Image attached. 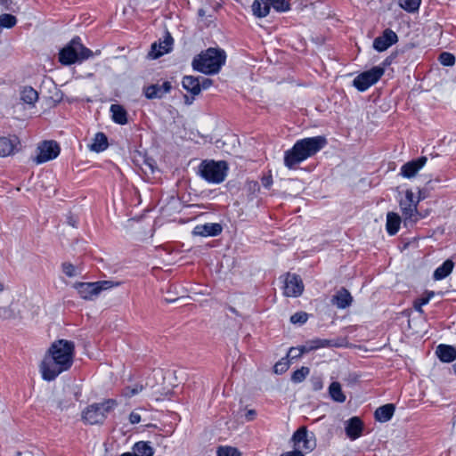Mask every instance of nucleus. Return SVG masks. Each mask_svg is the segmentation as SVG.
<instances>
[{"mask_svg": "<svg viewBox=\"0 0 456 456\" xmlns=\"http://www.w3.org/2000/svg\"><path fill=\"white\" fill-rule=\"evenodd\" d=\"M74 357L75 344L73 341L67 339L53 341L39 366L42 379L46 381L54 380L60 374L71 368Z\"/></svg>", "mask_w": 456, "mask_h": 456, "instance_id": "obj_1", "label": "nucleus"}, {"mask_svg": "<svg viewBox=\"0 0 456 456\" xmlns=\"http://www.w3.org/2000/svg\"><path fill=\"white\" fill-rule=\"evenodd\" d=\"M175 376V371H165L159 367L148 366L144 369V395L155 402L169 398L176 384L166 380Z\"/></svg>", "mask_w": 456, "mask_h": 456, "instance_id": "obj_2", "label": "nucleus"}, {"mask_svg": "<svg viewBox=\"0 0 456 456\" xmlns=\"http://www.w3.org/2000/svg\"><path fill=\"white\" fill-rule=\"evenodd\" d=\"M326 144L327 140L322 135L297 140L291 149L284 152L285 167L295 169L298 164L315 155Z\"/></svg>", "mask_w": 456, "mask_h": 456, "instance_id": "obj_3", "label": "nucleus"}, {"mask_svg": "<svg viewBox=\"0 0 456 456\" xmlns=\"http://www.w3.org/2000/svg\"><path fill=\"white\" fill-rule=\"evenodd\" d=\"M226 53L221 48L210 47L202 52L192 61V68L206 75L217 74L225 64Z\"/></svg>", "mask_w": 456, "mask_h": 456, "instance_id": "obj_4", "label": "nucleus"}, {"mask_svg": "<svg viewBox=\"0 0 456 456\" xmlns=\"http://www.w3.org/2000/svg\"><path fill=\"white\" fill-rule=\"evenodd\" d=\"M94 55V53L86 47L78 37H74L59 53V61L63 65H71L82 62Z\"/></svg>", "mask_w": 456, "mask_h": 456, "instance_id": "obj_5", "label": "nucleus"}, {"mask_svg": "<svg viewBox=\"0 0 456 456\" xmlns=\"http://www.w3.org/2000/svg\"><path fill=\"white\" fill-rule=\"evenodd\" d=\"M227 171L225 161L203 160L199 166L198 174L208 183L218 184L224 181Z\"/></svg>", "mask_w": 456, "mask_h": 456, "instance_id": "obj_6", "label": "nucleus"}, {"mask_svg": "<svg viewBox=\"0 0 456 456\" xmlns=\"http://www.w3.org/2000/svg\"><path fill=\"white\" fill-rule=\"evenodd\" d=\"M420 197H415L411 190L405 191V197L399 200V207L403 215L405 226H412L423 216L418 210Z\"/></svg>", "mask_w": 456, "mask_h": 456, "instance_id": "obj_7", "label": "nucleus"}, {"mask_svg": "<svg viewBox=\"0 0 456 456\" xmlns=\"http://www.w3.org/2000/svg\"><path fill=\"white\" fill-rule=\"evenodd\" d=\"M118 405L114 399H108L101 403L89 405L82 413L83 420L90 425L103 422L109 412L113 411Z\"/></svg>", "mask_w": 456, "mask_h": 456, "instance_id": "obj_8", "label": "nucleus"}, {"mask_svg": "<svg viewBox=\"0 0 456 456\" xmlns=\"http://www.w3.org/2000/svg\"><path fill=\"white\" fill-rule=\"evenodd\" d=\"M60 152V145L55 141H43L37 144L35 155L31 159L36 165H41L55 159Z\"/></svg>", "mask_w": 456, "mask_h": 456, "instance_id": "obj_9", "label": "nucleus"}, {"mask_svg": "<svg viewBox=\"0 0 456 456\" xmlns=\"http://www.w3.org/2000/svg\"><path fill=\"white\" fill-rule=\"evenodd\" d=\"M117 285L118 283H114L110 281H100L96 282H77L74 284V288L83 299L91 300L98 296L101 291L109 289Z\"/></svg>", "mask_w": 456, "mask_h": 456, "instance_id": "obj_10", "label": "nucleus"}, {"mask_svg": "<svg viewBox=\"0 0 456 456\" xmlns=\"http://www.w3.org/2000/svg\"><path fill=\"white\" fill-rule=\"evenodd\" d=\"M385 73V69L375 66L369 70L362 72L353 81V86L360 92H364L376 84Z\"/></svg>", "mask_w": 456, "mask_h": 456, "instance_id": "obj_11", "label": "nucleus"}, {"mask_svg": "<svg viewBox=\"0 0 456 456\" xmlns=\"http://www.w3.org/2000/svg\"><path fill=\"white\" fill-rule=\"evenodd\" d=\"M291 441L295 449L302 452H310L316 447L314 433H309L306 427H300L292 436Z\"/></svg>", "mask_w": 456, "mask_h": 456, "instance_id": "obj_12", "label": "nucleus"}, {"mask_svg": "<svg viewBox=\"0 0 456 456\" xmlns=\"http://www.w3.org/2000/svg\"><path fill=\"white\" fill-rule=\"evenodd\" d=\"M283 295L289 297H297L304 291V284L301 278L295 273H286L283 277Z\"/></svg>", "mask_w": 456, "mask_h": 456, "instance_id": "obj_13", "label": "nucleus"}, {"mask_svg": "<svg viewBox=\"0 0 456 456\" xmlns=\"http://www.w3.org/2000/svg\"><path fill=\"white\" fill-rule=\"evenodd\" d=\"M174 39L169 32H166L163 38L151 45V50L148 53L150 59L155 60L164 54L170 53L173 49Z\"/></svg>", "mask_w": 456, "mask_h": 456, "instance_id": "obj_14", "label": "nucleus"}, {"mask_svg": "<svg viewBox=\"0 0 456 456\" xmlns=\"http://www.w3.org/2000/svg\"><path fill=\"white\" fill-rule=\"evenodd\" d=\"M398 40V37L390 28H387L384 30L381 36L375 38L373 42V47L378 52H384L391 45L395 44Z\"/></svg>", "mask_w": 456, "mask_h": 456, "instance_id": "obj_15", "label": "nucleus"}, {"mask_svg": "<svg viewBox=\"0 0 456 456\" xmlns=\"http://www.w3.org/2000/svg\"><path fill=\"white\" fill-rule=\"evenodd\" d=\"M427 160V157H420L417 159H413L403 164L400 169V175L403 177L408 179L414 177L416 174L425 166Z\"/></svg>", "mask_w": 456, "mask_h": 456, "instance_id": "obj_16", "label": "nucleus"}, {"mask_svg": "<svg viewBox=\"0 0 456 456\" xmlns=\"http://www.w3.org/2000/svg\"><path fill=\"white\" fill-rule=\"evenodd\" d=\"M330 345V342L326 339H317L311 342L309 347L301 346V347H291L287 354V358L296 359L300 357L304 353L308 352L310 350L318 349L321 347H326Z\"/></svg>", "mask_w": 456, "mask_h": 456, "instance_id": "obj_17", "label": "nucleus"}, {"mask_svg": "<svg viewBox=\"0 0 456 456\" xmlns=\"http://www.w3.org/2000/svg\"><path fill=\"white\" fill-rule=\"evenodd\" d=\"M222 226L217 223H207L196 225L192 233L197 236L208 237L216 236L222 232Z\"/></svg>", "mask_w": 456, "mask_h": 456, "instance_id": "obj_18", "label": "nucleus"}, {"mask_svg": "<svg viewBox=\"0 0 456 456\" xmlns=\"http://www.w3.org/2000/svg\"><path fill=\"white\" fill-rule=\"evenodd\" d=\"M19 140L16 136H0V157H7L14 153Z\"/></svg>", "mask_w": 456, "mask_h": 456, "instance_id": "obj_19", "label": "nucleus"}, {"mask_svg": "<svg viewBox=\"0 0 456 456\" xmlns=\"http://www.w3.org/2000/svg\"><path fill=\"white\" fill-rule=\"evenodd\" d=\"M331 302L339 309H345L351 305L353 297L349 291L344 288L340 289L333 296Z\"/></svg>", "mask_w": 456, "mask_h": 456, "instance_id": "obj_20", "label": "nucleus"}, {"mask_svg": "<svg viewBox=\"0 0 456 456\" xmlns=\"http://www.w3.org/2000/svg\"><path fill=\"white\" fill-rule=\"evenodd\" d=\"M362 431V422L358 417H353L346 422V433L350 439L355 440L360 437Z\"/></svg>", "mask_w": 456, "mask_h": 456, "instance_id": "obj_21", "label": "nucleus"}, {"mask_svg": "<svg viewBox=\"0 0 456 456\" xmlns=\"http://www.w3.org/2000/svg\"><path fill=\"white\" fill-rule=\"evenodd\" d=\"M171 89L169 82H164L162 85H152L148 86L144 94L149 99L161 98Z\"/></svg>", "mask_w": 456, "mask_h": 456, "instance_id": "obj_22", "label": "nucleus"}, {"mask_svg": "<svg viewBox=\"0 0 456 456\" xmlns=\"http://www.w3.org/2000/svg\"><path fill=\"white\" fill-rule=\"evenodd\" d=\"M271 0H254L251 5L252 13L256 18H265L270 13Z\"/></svg>", "mask_w": 456, "mask_h": 456, "instance_id": "obj_23", "label": "nucleus"}, {"mask_svg": "<svg viewBox=\"0 0 456 456\" xmlns=\"http://www.w3.org/2000/svg\"><path fill=\"white\" fill-rule=\"evenodd\" d=\"M436 353L444 362H452L456 359V348L452 346L439 345Z\"/></svg>", "mask_w": 456, "mask_h": 456, "instance_id": "obj_24", "label": "nucleus"}, {"mask_svg": "<svg viewBox=\"0 0 456 456\" xmlns=\"http://www.w3.org/2000/svg\"><path fill=\"white\" fill-rule=\"evenodd\" d=\"M402 219L401 216L395 212H388L387 215L386 229L389 235L396 234L400 229Z\"/></svg>", "mask_w": 456, "mask_h": 456, "instance_id": "obj_25", "label": "nucleus"}, {"mask_svg": "<svg viewBox=\"0 0 456 456\" xmlns=\"http://www.w3.org/2000/svg\"><path fill=\"white\" fill-rule=\"evenodd\" d=\"M109 146L107 136L99 132L95 134L94 137L92 140V142L88 145L90 151L94 152H102L105 151Z\"/></svg>", "mask_w": 456, "mask_h": 456, "instance_id": "obj_26", "label": "nucleus"}, {"mask_svg": "<svg viewBox=\"0 0 456 456\" xmlns=\"http://www.w3.org/2000/svg\"><path fill=\"white\" fill-rule=\"evenodd\" d=\"M183 87L191 93L192 95L200 94V77L192 76H185L182 81Z\"/></svg>", "mask_w": 456, "mask_h": 456, "instance_id": "obj_27", "label": "nucleus"}, {"mask_svg": "<svg viewBox=\"0 0 456 456\" xmlns=\"http://www.w3.org/2000/svg\"><path fill=\"white\" fill-rule=\"evenodd\" d=\"M453 267V262L451 259H447L435 270L433 273L434 280L441 281L446 278L452 272Z\"/></svg>", "mask_w": 456, "mask_h": 456, "instance_id": "obj_28", "label": "nucleus"}, {"mask_svg": "<svg viewBox=\"0 0 456 456\" xmlns=\"http://www.w3.org/2000/svg\"><path fill=\"white\" fill-rule=\"evenodd\" d=\"M395 412V406L391 403L379 407L375 411V418L379 422H387L391 419Z\"/></svg>", "mask_w": 456, "mask_h": 456, "instance_id": "obj_29", "label": "nucleus"}, {"mask_svg": "<svg viewBox=\"0 0 456 456\" xmlns=\"http://www.w3.org/2000/svg\"><path fill=\"white\" fill-rule=\"evenodd\" d=\"M110 112L112 115V120L120 125H124L126 123V112L125 109L118 104H112L110 106Z\"/></svg>", "mask_w": 456, "mask_h": 456, "instance_id": "obj_30", "label": "nucleus"}, {"mask_svg": "<svg viewBox=\"0 0 456 456\" xmlns=\"http://www.w3.org/2000/svg\"><path fill=\"white\" fill-rule=\"evenodd\" d=\"M38 99L37 92L31 86H25L20 91V100L28 104L34 105Z\"/></svg>", "mask_w": 456, "mask_h": 456, "instance_id": "obj_31", "label": "nucleus"}, {"mask_svg": "<svg viewBox=\"0 0 456 456\" xmlns=\"http://www.w3.org/2000/svg\"><path fill=\"white\" fill-rule=\"evenodd\" d=\"M329 393L330 397L338 403H344L346 401V395H344L341 385L335 381L332 382L329 387Z\"/></svg>", "mask_w": 456, "mask_h": 456, "instance_id": "obj_32", "label": "nucleus"}, {"mask_svg": "<svg viewBox=\"0 0 456 456\" xmlns=\"http://www.w3.org/2000/svg\"><path fill=\"white\" fill-rule=\"evenodd\" d=\"M435 296L434 291H427L426 295L417 300L414 301L413 307L419 314H423L424 311L422 306L428 304L431 298Z\"/></svg>", "mask_w": 456, "mask_h": 456, "instance_id": "obj_33", "label": "nucleus"}, {"mask_svg": "<svg viewBox=\"0 0 456 456\" xmlns=\"http://www.w3.org/2000/svg\"><path fill=\"white\" fill-rule=\"evenodd\" d=\"M421 0H399V5L408 12H414L419 10Z\"/></svg>", "mask_w": 456, "mask_h": 456, "instance_id": "obj_34", "label": "nucleus"}, {"mask_svg": "<svg viewBox=\"0 0 456 456\" xmlns=\"http://www.w3.org/2000/svg\"><path fill=\"white\" fill-rule=\"evenodd\" d=\"M271 7L278 12H285L290 10L289 0H271Z\"/></svg>", "mask_w": 456, "mask_h": 456, "instance_id": "obj_35", "label": "nucleus"}, {"mask_svg": "<svg viewBox=\"0 0 456 456\" xmlns=\"http://www.w3.org/2000/svg\"><path fill=\"white\" fill-rule=\"evenodd\" d=\"M310 373L308 367H301L292 373L291 380L295 383L302 382Z\"/></svg>", "mask_w": 456, "mask_h": 456, "instance_id": "obj_36", "label": "nucleus"}, {"mask_svg": "<svg viewBox=\"0 0 456 456\" xmlns=\"http://www.w3.org/2000/svg\"><path fill=\"white\" fill-rule=\"evenodd\" d=\"M17 22L16 18L12 14L0 15V27L11 28L15 26Z\"/></svg>", "mask_w": 456, "mask_h": 456, "instance_id": "obj_37", "label": "nucleus"}, {"mask_svg": "<svg viewBox=\"0 0 456 456\" xmlns=\"http://www.w3.org/2000/svg\"><path fill=\"white\" fill-rule=\"evenodd\" d=\"M216 453L217 456H241L236 448L231 446H220Z\"/></svg>", "mask_w": 456, "mask_h": 456, "instance_id": "obj_38", "label": "nucleus"}, {"mask_svg": "<svg viewBox=\"0 0 456 456\" xmlns=\"http://www.w3.org/2000/svg\"><path fill=\"white\" fill-rule=\"evenodd\" d=\"M439 61L444 66H453L455 63V57L452 53L444 52L439 56Z\"/></svg>", "mask_w": 456, "mask_h": 456, "instance_id": "obj_39", "label": "nucleus"}, {"mask_svg": "<svg viewBox=\"0 0 456 456\" xmlns=\"http://www.w3.org/2000/svg\"><path fill=\"white\" fill-rule=\"evenodd\" d=\"M125 229L127 232H131L133 230L140 232L142 225L140 219L131 218L128 219L124 224Z\"/></svg>", "mask_w": 456, "mask_h": 456, "instance_id": "obj_40", "label": "nucleus"}, {"mask_svg": "<svg viewBox=\"0 0 456 456\" xmlns=\"http://www.w3.org/2000/svg\"><path fill=\"white\" fill-rule=\"evenodd\" d=\"M289 360L283 358L274 365L273 370L277 374H281L289 369Z\"/></svg>", "mask_w": 456, "mask_h": 456, "instance_id": "obj_41", "label": "nucleus"}, {"mask_svg": "<svg viewBox=\"0 0 456 456\" xmlns=\"http://www.w3.org/2000/svg\"><path fill=\"white\" fill-rule=\"evenodd\" d=\"M307 314L305 313H296L290 317V322L294 324L300 323L303 324L307 321Z\"/></svg>", "mask_w": 456, "mask_h": 456, "instance_id": "obj_42", "label": "nucleus"}, {"mask_svg": "<svg viewBox=\"0 0 456 456\" xmlns=\"http://www.w3.org/2000/svg\"><path fill=\"white\" fill-rule=\"evenodd\" d=\"M142 449V442H137L134 445V451L128 452L121 454L120 456H142L137 454V452H141V450Z\"/></svg>", "mask_w": 456, "mask_h": 456, "instance_id": "obj_43", "label": "nucleus"}, {"mask_svg": "<svg viewBox=\"0 0 456 456\" xmlns=\"http://www.w3.org/2000/svg\"><path fill=\"white\" fill-rule=\"evenodd\" d=\"M63 272L69 277L76 275V268L71 264H64Z\"/></svg>", "mask_w": 456, "mask_h": 456, "instance_id": "obj_44", "label": "nucleus"}, {"mask_svg": "<svg viewBox=\"0 0 456 456\" xmlns=\"http://www.w3.org/2000/svg\"><path fill=\"white\" fill-rule=\"evenodd\" d=\"M200 91L202 89H208L212 85V80L209 78L201 77V79L200 78Z\"/></svg>", "mask_w": 456, "mask_h": 456, "instance_id": "obj_45", "label": "nucleus"}, {"mask_svg": "<svg viewBox=\"0 0 456 456\" xmlns=\"http://www.w3.org/2000/svg\"><path fill=\"white\" fill-rule=\"evenodd\" d=\"M139 390L135 387V388H130V387H127L124 390L123 392V396L125 397H132L133 395H134L135 394H138Z\"/></svg>", "mask_w": 456, "mask_h": 456, "instance_id": "obj_46", "label": "nucleus"}, {"mask_svg": "<svg viewBox=\"0 0 456 456\" xmlns=\"http://www.w3.org/2000/svg\"><path fill=\"white\" fill-rule=\"evenodd\" d=\"M129 421L131 424H137L141 421V415L137 412H132L129 416Z\"/></svg>", "mask_w": 456, "mask_h": 456, "instance_id": "obj_47", "label": "nucleus"}, {"mask_svg": "<svg viewBox=\"0 0 456 456\" xmlns=\"http://www.w3.org/2000/svg\"><path fill=\"white\" fill-rule=\"evenodd\" d=\"M154 451L150 445V442H144V456H153Z\"/></svg>", "mask_w": 456, "mask_h": 456, "instance_id": "obj_48", "label": "nucleus"}, {"mask_svg": "<svg viewBox=\"0 0 456 456\" xmlns=\"http://www.w3.org/2000/svg\"><path fill=\"white\" fill-rule=\"evenodd\" d=\"M262 184L265 188L269 189L273 184L272 176H265L262 178Z\"/></svg>", "mask_w": 456, "mask_h": 456, "instance_id": "obj_49", "label": "nucleus"}, {"mask_svg": "<svg viewBox=\"0 0 456 456\" xmlns=\"http://www.w3.org/2000/svg\"><path fill=\"white\" fill-rule=\"evenodd\" d=\"M281 456H305V455H304V452H302L301 451L295 449L292 452H284Z\"/></svg>", "mask_w": 456, "mask_h": 456, "instance_id": "obj_50", "label": "nucleus"}, {"mask_svg": "<svg viewBox=\"0 0 456 456\" xmlns=\"http://www.w3.org/2000/svg\"><path fill=\"white\" fill-rule=\"evenodd\" d=\"M255 416H256V411L254 410H248L246 413V419L248 421L254 419Z\"/></svg>", "mask_w": 456, "mask_h": 456, "instance_id": "obj_51", "label": "nucleus"}, {"mask_svg": "<svg viewBox=\"0 0 456 456\" xmlns=\"http://www.w3.org/2000/svg\"><path fill=\"white\" fill-rule=\"evenodd\" d=\"M10 316L9 310L6 308H0V318H8Z\"/></svg>", "mask_w": 456, "mask_h": 456, "instance_id": "obj_52", "label": "nucleus"}, {"mask_svg": "<svg viewBox=\"0 0 456 456\" xmlns=\"http://www.w3.org/2000/svg\"><path fill=\"white\" fill-rule=\"evenodd\" d=\"M144 165H146V166L150 168V170H151V172L152 174H154V173H155V167H154V166L152 165V163H150V162H148V161H144Z\"/></svg>", "mask_w": 456, "mask_h": 456, "instance_id": "obj_53", "label": "nucleus"}, {"mask_svg": "<svg viewBox=\"0 0 456 456\" xmlns=\"http://www.w3.org/2000/svg\"><path fill=\"white\" fill-rule=\"evenodd\" d=\"M17 456H34L30 452H17Z\"/></svg>", "mask_w": 456, "mask_h": 456, "instance_id": "obj_54", "label": "nucleus"}, {"mask_svg": "<svg viewBox=\"0 0 456 456\" xmlns=\"http://www.w3.org/2000/svg\"><path fill=\"white\" fill-rule=\"evenodd\" d=\"M418 197H420L421 200L424 199V196H423V194H421V191L420 190L419 191V196Z\"/></svg>", "mask_w": 456, "mask_h": 456, "instance_id": "obj_55", "label": "nucleus"}, {"mask_svg": "<svg viewBox=\"0 0 456 456\" xmlns=\"http://www.w3.org/2000/svg\"><path fill=\"white\" fill-rule=\"evenodd\" d=\"M452 369L454 370V373L456 374V362L452 365Z\"/></svg>", "mask_w": 456, "mask_h": 456, "instance_id": "obj_56", "label": "nucleus"}, {"mask_svg": "<svg viewBox=\"0 0 456 456\" xmlns=\"http://www.w3.org/2000/svg\"><path fill=\"white\" fill-rule=\"evenodd\" d=\"M3 290V284L0 282V291Z\"/></svg>", "mask_w": 456, "mask_h": 456, "instance_id": "obj_57", "label": "nucleus"}]
</instances>
